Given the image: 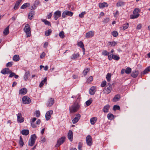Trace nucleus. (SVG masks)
<instances>
[{"instance_id":"f257e3e1","label":"nucleus","mask_w":150,"mask_h":150,"mask_svg":"<svg viewBox=\"0 0 150 150\" xmlns=\"http://www.w3.org/2000/svg\"><path fill=\"white\" fill-rule=\"evenodd\" d=\"M80 105V102H75L73 105L69 108L70 113H73L76 112L79 109Z\"/></svg>"},{"instance_id":"f03ea898","label":"nucleus","mask_w":150,"mask_h":150,"mask_svg":"<svg viewBox=\"0 0 150 150\" xmlns=\"http://www.w3.org/2000/svg\"><path fill=\"white\" fill-rule=\"evenodd\" d=\"M140 12V11L139 8H135L133 12V14L130 16V18L132 19L137 18L139 16L140 14L139 13Z\"/></svg>"},{"instance_id":"7ed1b4c3","label":"nucleus","mask_w":150,"mask_h":150,"mask_svg":"<svg viewBox=\"0 0 150 150\" xmlns=\"http://www.w3.org/2000/svg\"><path fill=\"white\" fill-rule=\"evenodd\" d=\"M30 28L28 24L25 25L24 29L25 32L26 33V36L27 38L30 37L31 35Z\"/></svg>"},{"instance_id":"20e7f679","label":"nucleus","mask_w":150,"mask_h":150,"mask_svg":"<svg viewBox=\"0 0 150 150\" xmlns=\"http://www.w3.org/2000/svg\"><path fill=\"white\" fill-rule=\"evenodd\" d=\"M86 142L87 145L89 146H91L92 144V138L90 135H88L86 137Z\"/></svg>"},{"instance_id":"39448f33","label":"nucleus","mask_w":150,"mask_h":150,"mask_svg":"<svg viewBox=\"0 0 150 150\" xmlns=\"http://www.w3.org/2000/svg\"><path fill=\"white\" fill-rule=\"evenodd\" d=\"M65 139V137H63L59 138L57 141V143L55 145V146L58 147L60 145L62 144L64 142Z\"/></svg>"},{"instance_id":"423d86ee","label":"nucleus","mask_w":150,"mask_h":150,"mask_svg":"<svg viewBox=\"0 0 150 150\" xmlns=\"http://www.w3.org/2000/svg\"><path fill=\"white\" fill-rule=\"evenodd\" d=\"M22 101L23 103L24 104L30 103L31 102L30 99L26 96H25L23 97L22 99Z\"/></svg>"},{"instance_id":"0eeeda50","label":"nucleus","mask_w":150,"mask_h":150,"mask_svg":"<svg viewBox=\"0 0 150 150\" xmlns=\"http://www.w3.org/2000/svg\"><path fill=\"white\" fill-rule=\"evenodd\" d=\"M53 113V111L52 110H50L46 112L45 115L46 120H49L51 117V115H52Z\"/></svg>"},{"instance_id":"6e6552de","label":"nucleus","mask_w":150,"mask_h":150,"mask_svg":"<svg viewBox=\"0 0 150 150\" xmlns=\"http://www.w3.org/2000/svg\"><path fill=\"white\" fill-rule=\"evenodd\" d=\"M108 84L109 85V86L107 88H105L104 89L105 92L107 94L110 93L112 89V85L109 83H108Z\"/></svg>"},{"instance_id":"1a4fd4ad","label":"nucleus","mask_w":150,"mask_h":150,"mask_svg":"<svg viewBox=\"0 0 150 150\" xmlns=\"http://www.w3.org/2000/svg\"><path fill=\"white\" fill-rule=\"evenodd\" d=\"M17 115V121L20 123H22L24 122V118L22 116L21 113H18Z\"/></svg>"},{"instance_id":"9d476101","label":"nucleus","mask_w":150,"mask_h":150,"mask_svg":"<svg viewBox=\"0 0 150 150\" xmlns=\"http://www.w3.org/2000/svg\"><path fill=\"white\" fill-rule=\"evenodd\" d=\"M11 72V71L8 68H5L1 71V73L3 74H6Z\"/></svg>"},{"instance_id":"9b49d317","label":"nucleus","mask_w":150,"mask_h":150,"mask_svg":"<svg viewBox=\"0 0 150 150\" xmlns=\"http://www.w3.org/2000/svg\"><path fill=\"white\" fill-rule=\"evenodd\" d=\"M120 58L118 55H114L112 56L109 55L108 56V59L110 60H111L113 59L117 61L120 59Z\"/></svg>"},{"instance_id":"f8f14e48","label":"nucleus","mask_w":150,"mask_h":150,"mask_svg":"<svg viewBox=\"0 0 150 150\" xmlns=\"http://www.w3.org/2000/svg\"><path fill=\"white\" fill-rule=\"evenodd\" d=\"M81 117V115L79 114H78L76 115L75 117L72 120L73 124L77 123Z\"/></svg>"},{"instance_id":"ddd939ff","label":"nucleus","mask_w":150,"mask_h":150,"mask_svg":"<svg viewBox=\"0 0 150 150\" xmlns=\"http://www.w3.org/2000/svg\"><path fill=\"white\" fill-rule=\"evenodd\" d=\"M61 14V12L59 11H56L54 14V18L56 20L59 17H60Z\"/></svg>"},{"instance_id":"4468645a","label":"nucleus","mask_w":150,"mask_h":150,"mask_svg":"<svg viewBox=\"0 0 150 150\" xmlns=\"http://www.w3.org/2000/svg\"><path fill=\"white\" fill-rule=\"evenodd\" d=\"M94 32L92 31H89L86 33V37L87 38H90L93 36Z\"/></svg>"},{"instance_id":"2eb2a0df","label":"nucleus","mask_w":150,"mask_h":150,"mask_svg":"<svg viewBox=\"0 0 150 150\" xmlns=\"http://www.w3.org/2000/svg\"><path fill=\"white\" fill-rule=\"evenodd\" d=\"M54 103V100L52 98H50L47 103V106L48 107H50L52 106Z\"/></svg>"},{"instance_id":"dca6fc26","label":"nucleus","mask_w":150,"mask_h":150,"mask_svg":"<svg viewBox=\"0 0 150 150\" xmlns=\"http://www.w3.org/2000/svg\"><path fill=\"white\" fill-rule=\"evenodd\" d=\"M27 90L25 88H23L20 89L19 91V94L23 95L25 94L27 92Z\"/></svg>"},{"instance_id":"f3484780","label":"nucleus","mask_w":150,"mask_h":150,"mask_svg":"<svg viewBox=\"0 0 150 150\" xmlns=\"http://www.w3.org/2000/svg\"><path fill=\"white\" fill-rule=\"evenodd\" d=\"M73 132L71 130H69L68 134L67 136L68 139L71 141H72L73 140Z\"/></svg>"},{"instance_id":"a211bd4d","label":"nucleus","mask_w":150,"mask_h":150,"mask_svg":"<svg viewBox=\"0 0 150 150\" xmlns=\"http://www.w3.org/2000/svg\"><path fill=\"white\" fill-rule=\"evenodd\" d=\"M96 88L95 86L91 87L89 90V93L92 95L94 94L96 91Z\"/></svg>"},{"instance_id":"6ab92c4d","label":"nucleus","mask_w":150,"mask_h":150,"mask_svg":"<svg viewBox=\"0 0 150 150\" xmlns=\"http://www.w3.org/2000/svg\"><path fill=\"white\" fill-rule=\"evenodd\" d=\"M121 96L119 94H117L112 99L114 102H116L118 101L120 98Z\"/></svg>"},{"instance_id":"aec40b11","label":"nucleus","mask_w":150,"mask_h":150,"mask_svg":"<svg viewBox=\"0 0 150 150\" xmlns=\"http://www.w3.org/2000/svg\"><path fill=\"white\" fill-rule=\"evenodd\" d=\"M108 6V4L107 3L103 2V3H100L99 4V6L100 8H103L105 7H107Z\"/></svg>"},{"instance_id":"412c9836","label":"nucleus","mask_w":150,"mask_h":150,"mask_svg":"<svg viewBox=\"0 0 150 150\" xmlns=\"http://www.w3.org/2000/svg\"><path fill=\"white\" fill-rule=\"evenodd\" d=\"M79 56V54L78 53H74L71 57V59L72 60L76 59Z\"/></svg>"},{"instance_id":"4be33fe9","label":"nucleus","mask_w":150,"mask_h":150,"mask_svg":"<svg viewBox=\"0 0 150 150\" xmlns=\"http://www.w3.org/2000/svg\"><path fill=\"white\" fill-rule=\"evenodd\" d=\"M22 0H18L16 2L15 4V6L14 7V9L15 10H16L18 8V6L19 5L20 3L22 1Z\"/></svg>"},{"instance_id":"5701e85b","label":"nucleus","mask_w":150,"mask_h":150,"mask_svg":"<svg viewBox=\"0 0 150 150\" xmlns=\"http://www.w3.org/2000/svg\"><path fill=\"white\" fill-rule=\"evenodd\" d=\"M35 14V12L33 11H31L28 14V18L30 20L32 19L33 17Z\"/></svg>"},{"instance_id":"b1692460","label":"nucleus","mask_w":150,"mask_h":150,"mask_svg":"<svg viewBox=\"0 0 150 150\" xmlns=\"http://www.w3.org/2000/svg\"><path fill=\"white\" fill-rule=\"evenodd\" d=\"M110 108V106L109 105H107L104 107L103 109V112L105 113H107L108 112L109 109Z\"/></svg>"},{"instance_id":"393cba45","label":"nucleus","mask_w":150,"mask_h":150,"mask_svg":"<svg viewBox=\"0 0 150 150\" xmlns=\"http://www.w3.org/2000/svg\"><path fill=\"white\" fill-rule=\"evenodd\" d=\"M30 75V72L28 71L25 72L24 76V79L25 81H27Z\"/></svg>"},{"instance_id":"a878e982","label":"nucleus","mask_w":150,"mask_h":150,"mask_svg":"<svg viewBox=\"0 0 150 150\" xmlns=\"http://www.w3.org/2000/svg\"><path fill=\"white\" fill-rule=\"evenodd\" d=\"M21 133L23 135H27L29 133V131L27 129H23L21 132Z\"/></svg>"},{"instance_id":"bb28decb","label":"nucleus","mask_w":150,"mask_h":150,"mask_svg":"<svg viewBox=\"0 0 150 150\" xmlns=\"http://www.w3.org/2000/svg\"><path fill=\"white\" fill-rule=\"evenodd\" d=\"M139 72L138 71H135L134 72L132 73L131 74V76L134 78L136 77L139 74Z\"/></svg>"},{"instance_id":"cd10ccee","label":"nucleus","mask_w":150,"mask_h":150,"mask_svg":"<svg viewBox=\"0 0 150 150\" xmlns=\"http://www.w3.org/2000/svg\"><path fill=\"white\" fill-rule=\"evenodd\" d=\"M97 118L96 117H93L91 118L90 119V122L92 125H94L96 122Z\"/></svg>"},{"instance_id":"c85d7f7f","label":"nucleus","mask_w":150,"mask_h":150,"mask_svg":"<svg viewBox=\"0 0 150 150\" xmlns=\"http://www.w3.org/2000/svg\"><path fill=\"white\" fill-rule=\"evenodd\" d=\"M125 2L119 1L116 4V6L117 7L121 6H124L125 5Z\"/></svg>"},{"instance_id":"c756f323","label":"nucleus","mask_w":150,"mask_h":150,"mask_svg":"<svg viewBox=\"0 0 150 150\" xmlns=\"http://www.w3.org/2000/svg\"><path fill=\"white\" fill-rule=\"evenodd\" d=\"M47 81V78H45L42 81L39 85V87L40 88H41L44 85L45 82H46Z\"/></svg>"},{"instance_id":"7c9ffc66","label":"nucleus","mask_w":150,"mask_h":150,"mask_svg":"<svg viewBox=\"0 0 150 150\" xmlns=\"http://www.w3.org/2000/svg\"><path fill=\"white\" fill-rule=\"evenodd\" d=\"M111 74L110 73H108L106 76V78L108 82H110V81Z\"/></svg>"},{"instance_id":"2f4dec72","label":"nucleus","mask_w":150,"mask_h":150,"mask_svg":"<svg viewBox=\"0 0 150 150\" xmlns=\"http://www.w3.org/2000/svg\"><path fill=\"white\" fill-rule=\"evenodd\" d=\"M9 33V27L8 26L4 30L3 33L5 35H7Z\"/></svg>"},{"instance_id":"473e14b6","label":"nucleus","mask_w":150,"mask_h":150,"mask_svg":"<svg viewBox=\"0 0 150 150\" xmlns=\"http://www.w3.org/2000/svg\"><path fill=\"white\" fill-rule=\"evenodd\" d=\"M30 6V4L28 3H25L21 7V9H24Z\"/></svg>"},{"instance_id":"72a5a7b5","label":"nucleus","mask_w":150,"mask_h":150,"mask_svg":"<svg viewBox=\"0 0 150 150\" xmlns=\"http://www.w3.org/2000/svg\"><path fill=\"white\" fill-rule=\"evenodd\" d=\"M117 42L115 41L109 42L108 45H110L111 46H115L117 44Z\"/></svg>"},{"instance_id":"f704fd0d","label":"nucleus","mask_w":150,"mask_h":150,"mask_svg":"<svg viewBox=\"0 0 150 150\" xmlns=\"http://www.w3.org/2000/svg\"><path fill=\"white\" fill-rule=\"evenodd\" d=\"M19 60V57L18 55H15L13 57V60L14 61L17 62Z\"/></svg>"},{"instance_id":"c9c22d12","label":"nucleus","mask_w":150,"mask_h":150,"mask_svg":"<svg viewBox=\"0 0 150 150\" xmlns=\"http://www.w3.org/2000/svg\"><path fill=\"white\" fill-rule=\"evenodd\" d=\"M132 69L130 67H128L125 70V72L127 74H129L131 73Z\"/></svg>"},{"instance_id":"e433bc0d","label":"nucleus","mask_w":150,"mask_h":150,"mask_svg":"<svg viewBox=\"0 0 150 150\" xmlns=\"http://www.w3.org/2000/svg\"><path fill=\"white\" fill-rule=\"evenodd\" d=\"M107 117L108 119L111 120L114 119V116L112 114H108L107 115Z\"/></svg>"},{"instance_id":"4c0bfd02","label":"nucleus","mask_w":150,"mask_h":150,"mask_svg":"<svg viewBox=\"0 0 150 150\" xmlns=\"http://www.w3.org/2000/svg\"><path fill=\"white\" fill-rule=\"evenodd\" d=\"M150 71V66L146 68L143 71V74H146Z\"/></svg>"},{"instance_id":"58836bf2","label":"nucleus","mask_w":150,"mask_h":150,"mask_svg":"<svg viewBox=\"0 0 150 150\" xmlns=\"http://www.w3.org/2000/svg\"><path fill=\"white\" fill-rule=\"evenodd\" d=\"M64 11L65 12V13L67 16H72L73 13L72 12L68 11Z\"/></svg>"},{"instance_id":"ea45409f","label":"nucleus","mask_w":150,"mask_h":150,"mask_svg":"<svg viewBox=\"0 0 150 150\" xmlns=\"http://www.w3.org/2000/svg\"><path fill=\"white\" fill-rule=\"evenodd\" d=\"M36 139V136L35 134H33V135H32L31 136V138H30L31 140L35 142Z\"/></svg>"},{"instance_id":"a19ab883","label":"nucleus","mask_w":150,"mask_h":150,"mask_svg":"<svg viewBox=\"0 0 150 150\" xmlns=\"http://www.w3.org/2000/svg\"><path fill=\"white\" fill-rule=\"evenodd\" d=\"M52 31L51 29H49L46 31L45 32V35L47 36L50 35L52 32Z\"/></svg>"},{"instance_id":"79ce46f5","label":"nucleus","mask_w":150,"mask_h":150,"mask_svg":"<svg viewBox=\"0 0 150 150\" xmlns=\"http://www.w3.org/2000/svg\"><path fill=\"white\" fill-rule=\"evenodd\" d=\"M60 37L62 38H64V33L63 31L60 32L59 34Z\"/></svg>"},{"instance_id":"37998d69","label":"nucleus","mask_w":150,"mask_h":150,"mask_svg":"<svg viewBox=\"0 0 150 150\" xmlns=\"http://www.w3.org/2000/svg\"><path fill=\"white\" fill-rule=\"evenodd\" d=\"M90 69L89 68H87L84 70L83 72V74L84 76H86L88 72L90 71Z\"/></svg>"},{"instance_id":"c03bdc74","label":"nucleus","mask_w":150,"mask_h":150,"mask_svg":"<svg viewBox=\"0 0 150 150\" xmlns=\"http://www.w3.org/2000/svg\"><path fill=\"white\" fill-rule=\"evenodd\" d=\"M109 53L105 50L103 51L102 52V54L105 56H108L109 55Z\"/></svg>"},{"instance_id":"a18cd8bd","label":"nucleus","mask_w":150,"mask_h":150,"mask_svg":"<svg viewBox=\"0 0 150 150\" xmlns=\"http://www.w3.org/2000/svg\"><path fill=\"white\" fill-rule=\"evenodd\" d=\"M19 144L20 145L22 146H23L24 144V143L23 142V139L21 136H20Z\"/></svg>"},{"instance_id":"49530a36","label":"nucleus","mask_w":150,"mask_h":150,"mask_svg":"<svg viewBox=\"0 0 150 150\" xmlns=\"http://www.w3.org/2000/svg\"><path fill=\"white\" fill-rule=\"evenodd\" d=\"M113 37H116L118 35V33L116 31L114 30L111 33Z\"/></svg>"},{"instance_id":"de8ad7c7","label":"nucleus","mask_w":150,"mask_h":150,"mask_svg":"<svg viewBox=\"0 0 150 150\" xmlns=\"http://www.w3.org/2000/svg\"><path fill=\"white\" fill-rule=\"evenodd\" d=\"M129 26V24L128 23H127L125 24H124L122 26L123 29L125 30Z\"/></svg>"},{"instance_id":"09e8293b","label":"nucleus","mask_w":150,"mask_h":150,"mask_svg":"<svg viewBox=\"0 0 150 150\" xmlns=\"http://www.w3.org/2000/svg\"><path fill=\"white\" fill-rule=\"evenodd\" d=\"M77 45L79 47H80L81 48L83 47H84V46L83 42L81 41H80L78 42Z\"/></svg>"},{"instance_id":"8fccbe9b","label":"nucleus","mask_w":150,"mask_h":150,"mask_svg":"<svg viewBox=\"0 0 150 150\" xmlns=\"http://www.w3.org/2000/svg\"><path fill=\"white\" fill-rule=\"evenodd\" d=\"M93 79V77L92 76H90L89 77V78L87 79L86 82L88 83H91Z\"/></svg>"},{"instance_id":"3c124183","label":"nucleus","mask_w":150,"mask_h":150,"mask_svg":"<svg viewBox=\"0 0 150 150\" xmlns=\"http://www.w3.org/2000/svg\"><path fill=\"white\" fill-rule=\"evenodd\" d=\"M92 101V100L91 99H89L86 102V104L87 106H89L91 103Z\"/></svg>"},{"instance_id":"603ef678","label":"nucleus","mask_w":150,"mask_h":150,"mask_svg":"<svg viewBox=\"0 0 150 150\" xmlns=\"http://www.w3.org/2000/svg\"><path fill=\"white\" fill-rule=\"evenodd\" d=\"M42 21L44 22L45 25H50L51 23L50 22L47 21L45 20H42Z\"/></svg>"},{"instance_id":"864d4df0","label":"nucleus","mask_w":150,"mask_h":150,"mask_svg":"<svg viewBox=\"0 0 150 150\" xmlns=\"http://www.w3.org/2000/svg\"><path fill=\"white\" fill-rule=\"evenodd\" d=\"M113 109L115 110H119L120 109V107L118 105H115L113 106Z\"/></svg>"},{"instance_id":"5fc2aeb1","label":"nucleus","mask_w":150,"mask_h":150,"mask_svg":"<svg viewBox=\"0 0 150 150\" xmlns=\"http://www.w3.org/2000/svg\"><path fill=\"white\" fill-rule=\"evenodd\" d=\"M110 21V19L109 18H106L104 19L103 21V22L104 23H108Z\"/></svg>"},{"instance_id":"6e6d98bb","label":"nucleus","mask_w":150,"mask_h":150,"mask_svg":"<svg viewBox=\"0 0 150 150\" xmlns=\"http://www.w3.org/2000/svg\"><path fill=\"white\" fill-rule=\"evenodd\" d=\"M35 142L30 140V141H29V142L28 145L29 146H32L34 145Z\"/></svg>"},{"instance_id":"4d7b16f0","label":"nucleus","mask_w":150,"mask_h":150,"mask_svg":"<svg viewBox=\"0 0 150 150\" xmlns=\"http://www.w3.org/2000/svg\"><path fill=\"white\" fill-rule=\"evenodd\" d=\"M86 13L85 11L82 12L79 15V17L81 18L83 17L84 15Z\"/></svg>"},{"instance_id":"13d9d810","label":"nucleus","mask_w":150,"mask_h":150,"mask_svg":"<svg viewBox=\"0 0 150 150\" xmlns=\"http://www.w3.org/2000/svg\"><path fill=\"white\" fill-rule=\"evenodd\" d=\"M106 83H107V82H106V81H103L101 83V86L102 87H104L106 85Z\"/></svg>"},{"instance_id":"bf43d9fd","label":"nucleus","mask_w":150,"mask_h":150,"mask_svg":"<svg viewBox=\"0 0 150 150\" xmlns=\"http://www.w3.org/2000/svg\"><path fill=\"white\" fill-rule=\"evenodd\" d=\"M82 144L81 142H79L78 145V149L79 150H82Z\"/></svg>"},{"instance_id":"052dcab7","label":"nucleus","mask_w":150,"mask_h":150,"mask_svg":"<svg viewBox=\"0 0 150 150\" xmlns=\"http://www.w3.org/2000/svg\"><path fill=\"white\" fill-rule=\"evenodd\" d=\"M114 15L115 17H117L119 15V13L118 11L116 10L115 13H114Z\"/></svg>"},{"instance_id":"680f3d73","label":"nucleus","mask_w":150,"mask_h":150,"mask_svg":"<svg viewBox=\"0 0 150 150\" xmlns=\"http://www.w3.org/2000/svg\"><path fill=\"white\" fill-rule=\"evenodd\" d=\"M13 65V62H8V63L6 65V66L7 67H11Z\"/></svg>"},{"instance_id":"e2e57ef3","label":"nucleus","mask_w":150,"mask_h":150,"mask_svg":"<svg viewBox=\"0 0 150 150\" xmlns=\"http://www.w3.org/2000/svg\"><path fill=\"white\" fill-rule=\"evenodd\" d=\"M40 111L39 110H36V111L35 114L37 117H38L40 116Z\"/></svg>"},{"instance_id":"0e129e2a","label":"nucleus","mask_w":150,"mask_h":150,"mask_svg":"<svg viewBox=\"0 0 150 150\" xmlns=\"http://www.w3.org/2000/svg\"><path fill=\"white\" fill-rule=\"evenodd\" d=\"M142 28V25L141 24H139L137 26L136 29L137 30L140 29Z\"/></svg>"},{"instance_id":"69168bd1","label":"nucleus","mask_w":150,"mask_h":150,"mask_svg":"<svg viewBox=\"0 0 150 150\" xmlns=\"http://www.w3.org/2000/svg\"><path fill=\"white\" fill-rule=\"evenodd\" d=\"M46 138L43 137H42L41 138V141L42 142H44L46 141Z\"/></svg>"},{"instance_id":"338daca9","label":"nucleus","mask_w":150,"mask_h":150,"mask_svg":"<svg viewBox=\"0 0 150 150\" xmlns=\"http://www.w3.org/2000/svg\"><path fill=\"white\" fill-rule=\"evenodd\" d=\"M114 52V50L113 49L111 50V52L109 53V55H111V56L114 55L113 53Z\"/></svg>"},{"instance_id":"774afa93","label":"nucleus","mask_w":150,"mask_h":150,"mask_svg":"<svg viewBox=\"0 0 150 150\" xmlns=\"http://www.w3.org/2000/svg\"><path fill=\"white\" fill-rule=\"evenodd\" d=\"M45 52H43L40 55V57L41 58H43L45 56Z\"/></svg>"}]
</instances>
